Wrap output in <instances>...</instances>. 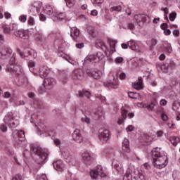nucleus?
<instances>
[{
	"instance_id": "nucleus-1",
	"label": "nucleus",
	"mask_w": 180,
	"mask_h": 180,
	"mask_svg": "<svg viewBox=\"0 0 180 180\" xmlns=\"http://www.w3.org/2000/svg\"><path fill=\"white\" fill-rule=\"evenodd\" d=\"M152 158L153 160V165L158 169H162L168 165V156L167 153L161 150L160 148H153L152 150Z\"/></svg>"
},
{
	"instance_id": "nucleus-2",
	"label": "nucleus",
	"mask_w": 180,
	"mask_h": 180,
	"mask_svg": "<svg viewBox=\"0 0 180 180\" xmlns=\"http://www.w3.org/2000/svg\"><path fill=\"white\" fill-rule=\"evenodd\" d=\"M31 154H34L37 155L36 160L37 164L41 165L47 162V158L49 157V153L46 152L41 147L31 144L30 146Z\"/></svg>"
},
{
	"instance_id": "nucleus-3",
	"label": "nucleus",
	"mask_w": 180,
	"mask_h": 180,
	"mask_svg": "<svg viewBox=\"0 0 180 180\" xmlns=\"http://www.w3.org/2000/svg\"><path fill=\"white\" fill-rule=\"evenodd\" d=\"M7 72H12V74H15L18 77H23V69L22 66L16 65L15 60V55H13L8 65H7Z\"/></svg>"
},
{
	"instance_id": "nucleus-4",
	"label": "nucleus",
	"mask_w": 180,
	"mask_h": 180,
	"mask_svg": "<svg viewBox=\"0 0 180 180\" xmlns=\"http://www.w3.org/2000/svg\"><path fill=\"white\" fill-rule=\"evenodd\" d=\"M112 133L110 131L105 128H101L98 129V139L103 144L108 143L110 140Z\"/></svg>"
},
{
	"instance_id": "nucleus-5",
	"label": "nucleus",
	"mask_w": 180,
	"mask_h": 180,
	"mask_svg": "<svg viewBox=\"0 0 180 180\" xmlns=\"http://www.w3.org/2000/svg\"><path fill=\"white\" fill-rule=\"evenodd\" d=\"M90 176L92 179H96L98 176H101V178H105L106 176V173L103 172V168L102 166L98 165L96 169L90 171Z\"/></svg>"
},
{
	"instance_id": "nucleus-6",
	"label": "nucleus",
	"mask_w": 180,
	"mask_h": 180,
	"mask_svg": "<svg viewBox=\"0 0 180 180\" xmlns=\"http://www.w3.org/2000/svg\"><path fill=\"white\" fill-rule=\"evenodd\" d=\"M121 115L122 117L119 118L117 121L118 124H123V123H124V120H126L127 117L129 119H133V117H134V112H129V110H127L124 107L121 108Z\"/></svg>"
},
{
	"instance_id": "nucleus-7",
	"label": "nucleus",
	"mask_w": 180,
	"mask_h": 180,
	"mask_svg": "<svg viewBox=\"0 0 180 180\" xmlns=\"http://www.w3.org/2000/svg\"><path fill=\"white\" fill-rule=\"evenodd\" d=\"M134 19L139 26H141L144 23H150V16L146 14H136L134 15Z\"/></svg>"
},
{
	"instance_id": "nucleus-8",
	"label": "nucleus",
	"mask_w": 180,
	"mask_h": 180,
	"mask_svg": "<svg viewBox=\"0 0 180 180\" xmlns=\"http://www.w3.org/2000/svg\"><path fill=\"white\" fill-rule=\"evenodd\" d=\"M105 55L103 53L98 51L96 55H89L86 58L87 63H99L101 60H103Z\"/></svg>"
},
{
	"instance_id": "nucleus-9",
	"label": "nucleus",
	"mask_w": 180,
	"mask_h": 180,
	"mask_svg": "<svg viewBox=\"0 0 180 180\" xmlns=\"http://www.w3.org/2000/svg\"><path fill=\"white\" fill-rule=\"evenodd\" d=\"M41 8H43V4L40 2H34L33 5L30 6V11L32 15H36L37 13H40Z\"/></svg>"
},
{
	"instance_id": "nucleus-10",
	"label": "nucleus",
	"mask_w": 180,
	"mask_h": 180,
	"mask_svg": "<svg viewBox=\"0 0 180 180\" xmlns=\"http://www.w3.org/2000/svg\"><path fill=\"white\" fill-rule=\"evenodd\" d=\"M44 84L46 86V89H52L56 86V79L53 77H47L44 79Z\"/></svg>"
},
{
	"instance_id": "nucleus-11",
	"label": "nucleus",
	"mask_w": 180,
	"mask_h": 180,
	"mask_svg": "<svg viewBox=\"0 0 180 180\" xmlns=\"http://www.w3.org/2000/svg\"><path fill=\"white\" fill-rule=\"evenodd\" d=\"M12 54V49L6 47H2L0 49V58H8Z\"/></svg>"
},
{
	"instance_id": "nucleus-12",
	"label": "nucleus",
	"mask_w": 180,
	"mask_h": 180,
	"mask_svg": "<svg viewBox=\"0 0 180 180\" xmlns=\"http://www.w3.org/2000/svg\"><path fill=\"white\" fill-rule=\"evenodd\" d=\"M13 34L16 37H20V39H23L24 40H26V39H29V32L25 30H18V31H15L13 32Z\"/></svg>"
},
{
	"instance_id": "nucleus-13",
	"label": "nucleus",
	"mask_w": 180,
	"mask_h": 180,
	"mask_svg": "<svg viewBox=\"0 0 180 180\" xmlns=\"http://www.w3.org/2000/svg\"><path fill=\"white\" fill-rule=\"evenodd\" d=\"M134 174L135 175L134 178H137L140 180H148L146 176V173L141 169H135Z\"/></svg>"
},
{
	"instance_id": "nucleus-14",
	"label": "nucleus",
	"mask_w": 180,
	"mask_h": 180,
	"mask_svg": "<svg viewBox=\"0 0 180 180\" xmlns=\"http://www.w3.org/2000/svg\"><path fill=\"white\" fill-rule=\"evenodd\" d=\"M82 160L84 164L88 165L92 162L94 159L92 158V156H91V153H89L88 151H85L82 155Z\"/></svg>"
},
{
	"instance_id": "nucleus-15",
	"label": "nucleus",
	"mask_w": 180,
	"mask_h": 180,
	"mask_svg": "<svg viewBox=\"0 0 180 180\" xmlns=\"http://www.w3.org/2000/svg\"><path fill=\"white\" fill-rule=\"evenodd\" d=\"M44 12L49 15H53V16H57V10H56V7L52 6L51 5H46L44 8Z\"/></svg>"
},
{
	"instance_id": "nucleus-16",
	"label": "nucleus",
	"mask_w": 180,
	"mask_h": 180,
	"mask_svg": "<svg viewBox=\"0 0 180 180\" xmlns=\"http://www.w3.org/2000/svg\"><path fill=\"white\" fill-rule=\"evenodd\" d=\"M73 140L77 143H82V136H81V131L76 129L72 134Z\"/></svg>"
},
{
	"instance_id": "nucleus-17",
	"label": "nucleus",
	"mask_w": 180,
	"mask_h": 180,
	"mask_svg": "<svg viewBox=\"0 0 180 180\" xmlns=\"http://www.w3.org/2000/svg\"><path fill=\"white\" fill-rule=\"evenodd\" d=\"M72 77L75 81H77V79L79 81H81V79L84 78V73L82 72V70H81V69H77L72 72Z\"/></svg>"
},
{
	"instance_id": "nucleus-18",
	"label": "nucleus",
	"mask_w": 180,
	"mask_h": 180,
	"mask_svg": "<svg viewBox=\"0 0 180 180\" xmlns=\"http://www.w3.org/2000/svg\"><path fill=\"white\" fill-rule=\"evenodd\" d=\"M108 84L109 88L117 89L119 87V79L112 77L111 79L108 81Z\"/></svg>"
},
{
	"instance_id": "nucleus-19",
	"label": "nucleus",
	"mask_w": 180,
	"mask_h": 180,
	"mask_svg": "<svg viewBox=\"0 0 180 180\" xmlns=\"http://www.w3.org/2000/svg\"><path fill=\"white\" fill-rule=\"evenodd\" d=\"M132 87L134 89H136V91H140L144 88V84H143V78L139 77L138 82H134L132 84Z\"/></svg>"
},
{
	"instance_id": "nucleus-20",
	"label": "nucleus",
	"mask_w": 180,
	"mask_h": 180,
	"mask_svg": "<svg viewBox=\"0 0 180 180\" xmlns=\"http://www.w3.org/2000/svg\"><path fill=\"white\" fill-rule=\"evenodd\" d=\"M49 72H50V69L47 66H41L39 68V74L41 78H46L47 75H49Z\"/></svg>"
},
{
	"instance_id": "nucleus-21",
	"label": "nucleus",
	"mask_w": 180,
	"mask_h": 180,
	"mask_svg": "<svg viewBox=\"0 0 180 180\" xmlns=\"http://www.w3.org/2000/svg\"><path fill=\"white\" fill-rule=\"evenodd\" d=\"M86 74L89 77H91L94 79H99L101 78V72L95 71L88 69L86 70Z\"/></svg>"
},
{
	"instance_id": "nucleus-22",
	"label": "nucleus",
	"mask_w": 180,
	"mask_h": 180,
	"mask_svg": "<svg viewBox=\"0 0 180 180\" xmlns=\"http://www.w3.org/2000/svg\"><path fill=\"white\" fill-rule=\"evenodd\" d=\"M53 168L56 169V171H64V163H63V160H57L56 162H53Z\"/></svg>"
},
{
	"instance_id": "nucleus-23",
	"label": "nucleus",
	"mask_w": 180,
	"mask_h": 180,
	"mask_svg": "<svg viewBox=\"0 0 180 180\" xmlns=\"http://www.w3.org/2000/svg\"><path fill=\"white\" fill-rule=\"evenodd\" d=\"M70 36L72 37L73 40H76L78 39L79 36V30H78L76 27H73L71 28Z\"/></svg>"
},
{
	"instance_id": "nucleus-24",
	"label": "nucleus",
	"mask_w": 180,
	"mask_h": 180,
	"mask_svg": "<svg viewBox=\"0 0 180 180\" xmlns=\"http://www.w3.org/2000/svg\"><path fill=\"white\" fill-rule=\"evenodd\" d=\"M122 151L124 153H130V146L129 145V139H124L122 141Z\"/></svg>"
},
{
	"instance_id": "nucleus-25",
	"label": "nucleus",
	"mask_w": 180,
	"mask_h": 180,
	"mask_svg": "<svg viewBox=\"0 0 180 180\" xmlns=\"http://www.w3.org/2000/svg\"><path fill=\"white\" fill-rule=\"evenodd\" d=\"M128 46L131 50H134V51H137L139 49V43L136 42L134 40L129 41L128 42Z\"/></svg>"
},
{
	"instance_id": "nucleus-26",
	"label": "nucleus",
	"mask_w": 180,
	"mask_h": 180,
	"mask_svg": "<svg viewBox=\"0 0 180 180\" xmlns=\"http://www.w3.org/2000/svg\"><path fill=\"white\" fill-rule=\"evenodd\" d=\"M18 137L19 141L17 142V144H22V141H25V140H26V136H25V131H18Z\"/></svg>"
},
{
	"instance_id": "nucleus-27",
	"label": "nucleus",
	"mask_w": 180,
	"mask_h": 180,
	"mask_svg": "<svg viewBox=\"0 0 180 180\" xmlns=\"http://www.w3.org/2000/svg\"><path fill=\"white\" fill-rule=\"evenodd\" d=\"M5 124H9L12 122V120H13V114L12 112H8L7 114V116H6L4 119Z\"/></svg>"
},
{
	"instance_id": "nucleus-28",
	"label": "nucleus",
	"mask_w": 180,
	"mask_h": 180,
	"mask_svg": "<svg viewBox=\"0 0 180 180\" xmlns=\"http://www.w3.org/2000/svg\"><path fill=\"white\" fill-rule=\"evenodd\" d=\"M169 140L172 143V144L174 146V147H176V146H178V143L180 141L179 137L174 136H169Z\"/></svg>"
},
{
	"instance_id": "nucleus-29",
	"label": "nucleus",
	"mask_w": 180,
	"mask_h": 180,
	"mask_svg": "<svg viewBox=\"0 0 180 180\" xmlns=\"http://www.w3.org/2000/svg\"><path fill=\"white\" fill-rule=\"evenodd\" d=\"M108 44H110L111 53H114V51H116V47H115L116 43H117L116 41L112 39H108Z\"/></svg>"
},
{
	"instance_id": "nucleus-30",
	"label": "nucleus",
	"mask_w": 180,
	"mask_h": 180,
	"mask_svg": "<svg viewBox=\"0 0 180 180\" xmlns=\"http://www.w3.org/2000/svg\"><path fill=\"white\" fill-rule=\"evenodd\" d=\"M79 98H84V96H86L89 99L91 98V92L86 91V90H82V91H79L78 93Z\"/></svg>"
},
{
	"instance_id": "nucleus-31",
	"label": "nucleus",
	"mask_w": 180,
	"mask_h": 180,
	"mask_svg": "<svg viewBox=\"0 0 180 180\" xmlns=\"http://www.w3.org/2000/svg\"><path fill=\"white\" fill-rule=\"evenodd\" d=\"M1 28L3 29V33H4V34H9V33L11 32V25L2 24Z\"/></svg>"
},
{
	"instance_id": "nucleus-32",
	"label": "nucleus",
	"mask_w": 180,
	"mask_h": 180,
	"mask_svg": "<svg viewBox=\"0 0 180 180\" xmlns=\"http://www.w3.org/2000/svg\"><path fill=\"white\" fill-rule=\"evenodd\" d=\"M67 74L65 73H60L59 75V81H60V82H62V84H63V85H65V84H67Z\"/></svg>"
},
{
	"instance_id": "nucleus-33",
	"label": "nucleus",
	"mask_w": 180,
	"mask_h": 180,
	"mask_svg": "<svg viewBox=\"0 0 180 180\" xmlns=\"http://www.w3.org/2000/svg\"><path fill=\"white\" fill-rule=\"evenodd\" d=\"M123 180H132L131 169H127V172L124 176Z\"/></svg>"
},
{
	"instance_id": "nucleus-34",
	"label": "nucleus",
	"mask_w": 180,
	"mask_h": 180,
	"mask_svg": "<svg viewBox=\"0 0 180 180\" xmlns=\"http://www.w3.org/2000/svg\"><path fill=\"white\" fill-rule=\"evenodd\" d=\"M158 105V103L157 101H152L150 103L147 104L146 108L148 109V110H153L154 109L155 106H157Z\"/></svg>"
},
{
	"instance_id": "nucleus-35",
	"label": "nucleus",
	"mask_w": 180,
	"mask_h": 180,
	"mask_svg": "<svg viewBox=\"0 0 180 180\" xmlns=\"http://www.w3.org/2000/svg\"><path fill=\"white\" fill-rule=\"evenodd\" d=\"M122 6L118 5V6H112L110 8V11L111 12H122Z\"/></svg>"
},
{
	"instance_id": "nucleus-36",
	"label": "nucleus",
	"mask_w": 180,
	"mask_h": 180,
	"mask_svg": "<svg viewBox=\"0 0 180 180\" xmlns=\"http://www.w3.org/2000/svg\"><path fill=\"white\" fill-rule=\"evenodd\" d=\"M129 98H131V99H138L139 96H140V94L136 92H129L128 94Z\"/></svg>"
},
{
	"instance_id": "nucleus-37",
	"label": "nucleus",
	"mask_w": 180,
	"mask_h": 180,
	"mask_svg": "<svg viewBox=\"0 0 180 180\" xmlns=\"http://www.w3.org/2000/svg\"><path fill=\"white\" fill-rule=\"evenodd\" d=\"M114 168L120 174H123L124 169H123V166H122V165L116 164L114 165Z\"/></svg>"
},
{
	"instance_id": "nucleus-38",
	"label": "nucleus",
	"mask_w": 180,
	"mask_h": 180,
	"mask_svg": "<svg viewBox=\"0 0 180 180\" xmlns=\"http://www.w3.org/2000/svg\"><path fill=\"white\" fill-rule=\"evenodd\" d=\"M65 2L68 8H72L75 5V0H65Z\"/></svg>"
},
{
	"instance_id": "nucleus-39",
	"label": "nucleus",
	"mask_w": 180,
	"mask_h": 180,
	"mask_svg": "<svg viewBox=\"0 0 180 180\" xmlns=\"http://www.w3.org/2000/svg\"><path fill=\"white\" fill-rule=\"evenodd\" d=\"M65 160L69 164H74V162H75V158L72 155L68 156V158H65Z\"/></svg>"
},
{
	"instance_id": "nucleus-40",
	"label": "nucleus",
	"mask_w": 180,
	"mask_h": 180,
	"mask_svg": "<svg viewBox=\"0 0 180 180\" xmlns=\"http://www.w3.org/2000/svg\"><path fill=\"white\" fill-rule=\"evenodd\" d=\"M27 25L28 26H34V25H36V22L34 21V18L33 17L30 16L28 18Z\"/></svg>"
},
{
	"instance_id": "nucleus-41",
	"label": "nucleus",
	"mask_w": 180,
	"mask_h": 180,
	"mask_svg": "<svg viewBox=\"0 0 180 180\" xmlns=\"http://www.w3.org/2000/svg\"><path fill=\"white\" fill-rule=\"evenodd\" d=\"M46 89H48L47 87L44 85V84H43L41 86L38 87V92L39 94H44Z\"/></svg>"
},
{
	"instance_id": "nucleus-42",
	"label": "nucleus",
	"mask_w": 180,
	"mask_h": 180,
	"mask_svg": "<svg viewBox=\"0 0 180 180\" xmlns=\"http://www.w3.org/2000/svg\"><path fill=\"white\" fill-rule=\"evenodd\" d=\"M96 46L101 49V50H106L108 49V46H106V44L103 41L98 42Z\"/></svg>"
},
{
	"instance_id": "nucleus-43",
	"label": "nucleus",
	"mask_w": 180,
	"mask_h": 180,
	"mask_svg": "<svg viewBox=\"0 0 180 180\" xmlns=\"http://www.w3.org/2000/svg\"><path fill=\"white\" fill-rule=\"evenodd\" d=\"M18 124H19V123H18V121H11V122H10L9 124H8L7 126H8L10 129H15V127H18Z\"/></svg>"
},
{
	"instance_id": "nucleus-44",
	"label": "nucleus",
	"mask_w": 180,
	"mask_h": 180,
	"mask_svg": "<svg viewBox=\"0 0 180 180\" xmlns=\"http://www.w3.org/2000/svg\"><path fill=\"white\" fill-rule=\"evenodd\" d=\"M162 11H164V16H165V20H168V13L169 12V11L168 10V8L165 7L162 8Z\"/></svg>"
},
{
	"instance_id": "nucleus-45",
	"label": "nucleus",
	"mask_w": 180,
	"mask_h": 180,
	"mask_svg": "<svg viewBox=\"0 0 180 180\" xmlns=\"http://www.w3.org/2000/svg\"><path fill=\"white\" fill-rule=\"evenodd\" d=\"M176 18V13L172 12L169 15V19L171 20V22H174L175 19Z\"/></svg>"
},
{
	"instance_id": "nucleus-46",
	"label": "nucleus",
	"mask_w": 180,
	"mask_h": 180,
	"mask_svg": "<svg viewBox=\"0 0 180 180\" xmlns=\"http://www.w3.org/2000/svg\"><path fill=\"white\" fill-rule=\"evenodd\" d=\"M19 20L21 23H25L26 20H27V15H21L19 17Z\"/></svg>"
},
{
	"instance_id": "nucleus-47",
	"label": "nucleus",
	"mask_w": 180,
	"mask_h": 180,
	"mask_svg": "<svg viewBox=\"0 0 180 180\" xmlns=\"http://www.w3.org/2000/svg\"><path fill=\"white\" fill-rule=\"evenodd\" d=\"M11 32H18V24L13 23L10 25Z\"/></svg>"
},
{
	"instance_id": "nucleus-48",
	"label": "nucleus",
	"mask_w": 180,
	"mask_h": 180,
	"mask_svg": "<svg viewBox=\"0 0 180 180\" xmlns=\"http://www.w3.org/2000/svg\"><path fill=\"white\" fill-rule=\"evenodd\" d=\"M83 123H86V124H91V119L88 117L85 116L81 119Z\"/></svg>"
},
{
	"instance_id": "nucleus-49",
	"label": "nucleus",
	"mask_w": 180,
	"mask_h": 180,
	"mask_svg": "<svg viewBox=\"0 0 180 180\" xmlns=\"http://www.w3.org/2000/svg\"><path fill=\"white\" fill-rule=\"evenodd\" d=\"M160 116L163 122H167V120H168V115H167V113H165V112L162 111L160 114Z\"/></svg>"
},
{
	"instance_id": "nucleus-50",
	"label": "nucleus",
	"mask_w": 180,
	"mask_h": 180,
	"mask_svg": "<svg viewBox=\"0 0 180 180\" xmlns=\"http://www.w3.org/2000/svg\"><path fill=\"white\" fill-rule=\"evenodd\" d=\"M0 130L3 131V133H6L8 131V127L5 124H1L0 125Z\"/></svg>"
},
{
	"instance_id": "nucleus-51",
	"label": "nucleus",
	"mask_w": 180,
	"mask_h": 180,
	"mask_svg": "<svg viewBox=\"0 0 180 180\" xmlns=\"http://www.w3.org/2000/svg\"><path fill=\"white\" fill-rule=\"evenodd\" d=\"M115 64H122L123 63V58L120 56L115 58Z\"/></svg>"
},
{
	"instance_id": "nucleus-52",
	"label": "nucleus",
	"mask_w": 180,
	"mask_h": 180,
	"mask_svg": "<svg viewBox=\"0 0 180 180\" xmlns=\"http://www.w3.org/2000/svg\"><path fill=\"white\" fill-rule=\"evenodd\" d=\"M165 53H168L169 54L172 53V47L171 46H167L164 48Z\"/></svg>"
},
{
	"instance_id": "nucleus-53",
	"label": "nucleus",
	"mask_w": 180,
	"mask_h": 180,
	"mask_svg": "<svg viewBox=\"0 0 180 180\" xmlns=\"http://www.w3.org/2000/svg\"><path fill=\"white\" fill-rule=\"evenodd\" d=\"M29 56H32L34 58H36L37 57V53L34 52V50L31 49L30 51H28Z\"/></svg>"
},
{
	"instance_id": "nucleus-54",
	"label": "nucleus",
	"mask_w": 180,
	"mask_h": 180,
	"mask_svg": "<svg viewBox=\"0 0 180 180\" xmlns=\"http://www.w3.org/2000/svg\"><path fill=\"white\" fill-rule=\"evenodd\" d=\"M28 67H29L30 71H32V70H33V68H34V67H36V64L33 61H30L29 64H28Z\"/></svg>"
},
{
	"instance_id": "nucleus-55",
	"label": "nucleus",
	"mask_w": 180,
	"mask_h": 180,
	"mask_svg": "<svg viewBox=\"0 0 180 180\" xmlns=\"http://www.w3.org/2000/svg\"><path fill=\"white\" fill-rule=\"evenodd\" d=\"M12 180H23V176L20 174H15Z\"/></svg>"
},
{
	"instance_id": "nucleus-56",
	"label": "nucleus",
	"mask_w": 180,
	"mask_h": 180,
	"mask_svg": "<svg viewBox=\"0 0 180 180\" xmlns=\"http://www.w3.org/2000/svg\"><path fill=\"white\" fill-rule=\"evenodd\" d=\"M98 98L101 101V103H106V98L103 96H98Z\"/></svg>"
},
{
	"instance_id": "nucleus-57",
	"label": "nucleus",
	"mask_w": 180,
	"mask_h": 180,
	"mask_svg": "<svg viewBox=\"0 0 180 180\" xmlns=\"http://www.w3.org/2000/svg\"><path fill=\"white\" fill-rule=\"evenodd\" d=\"M53 141H54L55 145L56 146V147H60V146L61 144V141H60V139H55Z\"/></svg>"
},
{
	"instance_id": "nucleus-58",
	"label": "nucleus",
	"mask_w": 180,
	"mask_h": 180,
	"mask_svg": "<svg viewBox=\"0 0 180 180\" xmlns=\"http://www.w3.org/2000/svg\"><path fill=\"white\" fill-rule=\"evenodd\" d=\"M150 42H151V45H150V49H153V47H154V46H155V44H157V39H152Z\"/></svg>"
},
{
	"instance_id": "nucleus-59",
	"label": "nucleus",
	"mask_w": 180,
	"mask_h": 180,
	"mask_svg": "<svg viewBox=\"0 0 180 180\" xmlns=\"http://www.w3.org/2000/svg\"><path fill=\"white\" fill-rule=\"evenodd\" d=\"M4 18L6 19H11V18H12V15L8 12H6L4 13Z\"/></svg>"
},
{
	"instance_id": "nucleus-60",
	"label": "nucleus",
	"mask_w": 180,
	"mask_h": 180,
	"mask_svg": "<svg viewBox=\"0 0 180 180\" xmlns=\"http://www.w3.org/2000/svg\"><path fill=\"white\" fill-rule=\"evenodd\" d=\"M127 27L129 30H134V24L129 23Z\"/></svg>"
},
{
	"instance_id": "nucleus-61",
	"label": "nucleus",
	"mask_w": 180,
	"mask_h": 180,
	"mask_svg": "<svg viewBox=\"0 0 180 180\" xmlns=\"http://www.w3.org/2000/svg\"><path fill=\"white\" fill-rule=\"evenodd\" d=\"M120 79H122V80L126 79V73H124V72H121V73L120 74Z\"/></svg>"
},
{
	"instance_id": "nucleus-62",
	"label": "nucleus",
	"mask_w": 180,
	"mask_h": 180,
	"mask_svg": "<svg viewBox=\"0 0 180 180\" xmlns=\"http://www.w3.org/2000/svg\"><path fill=\"white\" fill-rule=\"evenodd\" d=\"M160 27L162 30H165L166 29H167L168 27V24L167 23H162L161 25H160Z\"/></svg>"
},
{
	"instance_id": "nucleus-63",
	"label": "nucleus",
	"mask_w": 180,
	"mask_h": 180,
	"mask_svg": "<svg viewBox=\"0 0 180 180\" xmlns=\"http://www.w3.org/2000/svg\"><path fill=\"white\" fill-rule=\"evenodd\" d=\"M173 34H174V36H176V37H178L179 36V30H174Z\"/></svg>"
},
{
	"instance_id": "nucleus-64",
	"label": "nucleus",
	"mask_w": 180,
	"mask_h": 180,
	"mask_svg": "<svg viewBox=\"0 0 180 180\" xmlns=\"http://www.w3.org/2000/svg\"><path fill=\"white\" fill-rule=\"evenodd\" d=\"M91 16H98V11L96 10H93L91 12Z\"/></svg>"
}]
</instances>
